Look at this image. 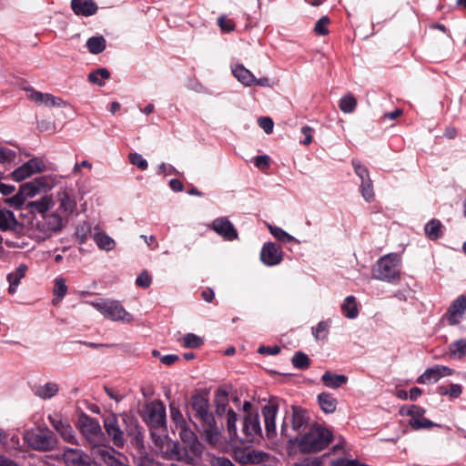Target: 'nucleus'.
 <instances>
[{
    "label": "nucleus",
    "mask_w": 466,
    "mask_h": 466,
    "mask_svg": "<svg viewBox=\"0 0 466 466\" xmlns=\"http://www.w3.org/2000/svg\"><path fill=\"white\" fill-rule=\"evenodd\" d=\"M25 164L28 167L29 171H31V174L40 173L46 169L44 161L38 157H34Z\"/></svg>",
    "instance_id": "6e6d98bb"
},
{
    "label": "nucleus",
    "mask_w": 466,
    "mask_h": 466,
    "mask_svg": "<svg viewBox=\"0 0 466 466\" xmlns=\"http://www.w3.org/2000/svg\"><path fill=\"white\" fill-rule=\"evenodd\" d=\"M71 8L76 15L90 16L98 7L93 0H71Z\"/></svg>",
    "instance_id": "4be33fe9"
},
{
    "label": "nucleus",
    "mask_w": 466,
    "mask_h": 466,
    "mask_svg": "<svg viewBox=\"0 0 466 466\" xmlns=\"http://www.w3.org/2000/svg\"><path fill=\"white\" fill-rule=\"evenodd\" d=\"M329 324L328 321H320L316 327H312V335L318 340H323L328 337Z\"/></svg>",
    "instance_id": "49530a36"
},
{
    "label": "nucleus",
    "mask_w": 466,
    "mask_h": 466,
    "mask_svg": "<svg viewBox=\"0 0 466 466\" xmlns=\"http://www.w3.org/2000/svg\"><path fill=\"white\" fill-rule=\"evenodd\" d=\"M454 373V370L449 367L443 365H435L434 367L427 369L418 379L419 384H426L429 382H436L441 378L451 376Z\"/></svg>",
    "instance_id": "f3484780"
},
{
    "label": "nucleus",
    "mask_w": 466,
    "mask_h": 466,
    "mask_svg": "<svg viewBox=\"0 0 466 466\" xmlns=\"http://www.w3.org/2000/svg\"><path fill=\"white\" fill-rule=\"evenodd\" d=\"M180 428V438L193 455H199L202 452V445L198 441L196 434L187 425H182Z\"/></svg>",
    "instance_id": "aec40b11"
},
{
    "label": "nucleus",
    "mask_w": 466,
    "mask_h": 466,
    "mask_svg": "<svg viewBox=\"0 0 466 466\" xmlns=\"http://www.w3.org/2000/svg\"><path fill=\"white\" fill-rule=\"evenodd\" d=\"M129 162L140 170H146L148 167L147 161L138 153H130L128 155Z\"/></svg>",
    "instance_id": "5fc2aeb1"
},
{
    "label": "nucleus",
    "mask_w": 466,
    "mask_h": 466,
    "mask_svg": "<svg viewBox=\"0 0 466 466\" xmlns=\"http://www.w3.org/2000/svg\"><path fill=\"white\" fill-rule=\"evenodd\" d=\"M48 420L64 441L75 445L78 444L75 431L66 420H63L58 414H55L49 415Z\"/></svg>",
    "instance_id": "9d476101"
},
{
    "label": "nucleus",
    "mask_w": 466,
    "mask_h": 466,
    "mask_svg": "<svg viewBox=\"0 0 466 466\" xmlns=\"http://www.w3.org/2000/svg\"><path fill=\"white\" fill-rule=\"evenodd\" d=\"M351 165L354 168L356 175L360 178V181H364L366 179H370V172L368 168L361 164L359 159L353 158L351 160Z\"/></svg>",
    "instance_id": "3c124183"
},
{
    "label": "nucleus",
    "mask_w": 466,
    "mask_h": 466,
    "mask_svg": "<svg viewBox=\"0 0 466 466\" xmlns=\"http://www.w3.org/2000/svg\"><path fill=\"white\" fill-rule=\"evenodd\" d=\"M31 175V171H29L25 164L17 167L11 173L12 178L15 181H22L26 177H30Z\"/></svg>",
    "instance_id": "13d9d810"
},
{
    "label": "nucleus",
    "mask_w": 466,
    "mask_h": 466,
    "mask_svg": "<svg viewBox=\"0 0 466 466\" xmlns=\"http://www.w3.org/2000/svg\"><path fill=\"white\" fill-rule=\"evenodd\" d=\"M59 208L67 214L76 210V200L72 189H63L57 193Z\"/></svg>",
    "instance_id": "412c9836"
},
{
    "label": "nucleus",
    "mask_w": 466,
    "mask_h": 466,
    "mask_svg": "<svg viewBox=\"0 0 466 466\" xmlns=\"http://www.w3.org/2000/svg\"><path fill=\"white\" fill-rule=\"evenodd\" d=\"M103 423L106 434L117 448L125 446L126 436L137 449L144 448L142 428L135 416L126 412L120 415L111 413L104 418Z\"/></svg>",
    "instance_id": "f257e3e1"
},
{
    "label": "nucleus",
    "mask_w": 466,
    "mask_h": 466,
    "mask_svg": "<svg viewBox=\"0 0 466 466\" xmlns=\"http://www.w3.org/2000/svg\"><path fill=\"white\" fill-rule=\"evenodd\" d=\"M341 312L348 319H356L359 315L357 300L354 296H348L341 304Z\"/></svg>",
    "instance_id": "2f4dec72"
},
{
    "label": "nucleus",
    "mask_w": 466,
    "mask_h": 466,
    "mask_svg": "<svg viewBox=\"0 0 466 466\" xmlns=\"http://www.w3.org/2000/svg\"><path fill=\"white\" fill-rule=\"evenodd\" d=\"M242 432L245 435L242 441L248 442H251L256 438L262 436V430L258 413L248 412V414L244 416Z\"/></svg>",
    "instance_id": "f8f14e48"
},
{
    "label": "nucleus",
    "mask_w": 466,
    "mask_h": 466,
    "mask_svg": "<svg viewBox=\"0 0 466 466\" xmlns=\"http://www.w3.org/2000/svg\"><path fill=\"white\" fill-rule=\"evenodd\" d=\"M188 451L189 450L187 446H181L177 442L169 444L167 449V453H168L170 460L187 462L193 460L192 456L188 454Z\"/></svg>",
    "instance_id": "5701e85b"
},
{
    "label": "nucleus",
    "mask_w": 466,
    "mask_h": 466,
    "mask_svg": "<svg viewBox=\"0 0 466 466\" xmlns=\"http://www.w3.org/2000/svg\"><path fill=\"white\" fill-rule=\"evenodd\" d=\"M232 73L234 76L244 86H251L255 81V76L247 69L243 65H237L233 69Z\"/></svg>",
    "instance_id": "cd10ccee"
},
{
    "label": "nucleus",
    "mask_w": 466,
    "mask_h": 466,
    "mask_svg": "<svg viewBox=\"0 0 466 466\" xmlns=\"http://www.w3.org/2000/svg\"><path fill=\"white\" fill-rule=\"evenodd\" d=\"M203 339L194 333H187L184 336L182 346L187 349H198L203 345Z\"/></svg>",
    "instance_id": "a18cd8bd"
},
{
    "label": "nucleus",
    "mask_w": 466,
    "mask_h": 466,
    "mask_svg": "<svg viewBox=\"0 0 466 466\" xmlns=\"http://www.w3.org/2000/svg\"><path fill=\"white\" fill-rule=\"evenodd\" d=\"M318 403L325 413H333L337 409L338 401L330 393L322 392L318 395Z\"/></svg>",
    "instance_id": "c85d7f7f"
},
{
    "label": "nucleus",
    "mask_w": 466,
    "mask_h": 466,
    "mask_svg": "<svg viewBox=\"0 0 466 466\" xmlns=\"http://www.w3.org/2000/svg\"><path fill=\"white\" fill-rule=\"evenodd\" d=\"M236 422H237V414L231 408H229L228 410V414H227V430H228V432L230 438H232V439L233 438L235 439L238 437Z\"/></svg>",
    "instance_id": "de8ad7c7"
},
{
    "label": "nucleus",
    "mask_w": 466,
    "mask_h": 466,
    "mask_svg": "<svg viewBox=\"0 0 466 466\" xmlns=\"http://www.w3.org/2000/svg\"><path fill=\"white\" fill-rule=\"evenodd\" d=\"M321 381L326 387L338 389L347 383L348 378L342 374H334L330 371H326L321 377Z\"/></svg>",
    "instance_id": "bb28decb"
},
{
    "label": "nucleus",
    "mask_w": 466,
    "mask_h": 466,
    "mask_svg": "<svg viewBox=\"0 0 466 466\" xmlns=\"http://www.w3.org/2000/svg\"><path fill=\"white\" fill-rule=\"evenodd\" d=\"M63 461L66 466H94L90 457L79 449H66L63 453Z\"/></svg>",
    "instance_id": "2eb2a0df"
},
{
    "label": "nucleus",
    "mask_w": 466,
    "mask_h": 466,
    "mask_svg": "<svg viewBox=\"0 0 466 466\" xmlns=\"http://www.w3.org/2000/svg\"><path fill=\"white\" fill-rule=\"evenodd\" d=\"M333 439L332 432L319 424L312 425L299 441L298 446L303 453H314L325 449Z\"/></svg>",
    "instance_id": "20e7f679"
},
{
    "label": "nucleus",
    "mask_w": 466,
    "mask_h": 466,
    "mask_svg": "<svg viewBox=\"0 0 466 466\" xmlns=\"http://www.w3.org/2000/svg\"><path fill=\"white\" fill-rule=\"evenodd\" d=\"M142 418L150 430L166 428V408L161 401L147 404L143 410Z\"/></svg>",
    "instance_id": "0eeeda50"
},
{
    "label": "nucleus",
    "mask_w": 466,
    "mask_h": 466,
    "mask_svg": "<svg viewBox=\"0 0 466 466\" xmlns=\"http://www.w3.org/2000/svg\"><path fill=\"white\" fill-rule=\"evenodd\" d=\"M41 104H44L46 106H62L65 105V102L57 96H55L51 94L45 93V96L43 97V101Z\"/></svg>",
    "instance_id": "052dcab7"
},
{
    "label": "nucleus",
    "mask_w": 466,
    "mask_h": 466,
    "mask_svg": "<svg viewBox=\"0 0 466 466\" xmlns=\"http://www.w3.org/2000/svg\"><path fill=\"white\" fill-rule=\"evenodd\" d=\"M289 421L292 431L297 433L304 431L310 421L309 410L300 406H292Z\"/></svg>",
    "instance_id": "4468645a"
},
{
    "label": "nucleus",
    "mask_w": 466,
    "mask_h": 466,
    "mask_svg": "<svg viewBox=\"0 0 466 466\" xmlns=\"http://www.w3.org/2000/svg\"><path fill=\"white\" fill-rule=\"evenodd\" d=\"M25 201V198H24V196L21 194V192L19 190L15 196L4 199L5 203L15 208V209L21 208V207L24 205Z\"/></svg>",
    "instance_id": "bf43d9fd"
},
{
    "label": "nucleus",
    "mask_w": 466,
    "mask_h": 466,
    "mask_svg": "<svg viewBox=\"0 0 466 466\" xmlns=\"http://www.w3.org/2000/svg\"><path fill=\"white\" fill-rule=\"evenodd\" d=\"M106 318L115 321H130L132 317L116 300H103L93 304Z\"/></svg>",
    "instance_id": "1a4fd4ad"
},
{
    "label": "nucleus",
    "mask_w": 466,
    "mask_h": 466,
    "mask_svg": "<svg viewBox=\"0 0 466 466\" xmlns=\"http://www.w3.org/2000/svg\"><path fill=\"white\" fill-rule=\"evenodd\" d=\"M211 228L226 240L232 241L238 238V231L228 218L221 217L214 219Z\"/></svg>",
    "instance_id": "dca6fc26"
},
{
    "label": "nucleus",
    "mask_w": 466,
    "mask_h": 466,
    "mask_svg": "<svg viewBox=\"0 0 466 466\" xmlns=\"http://www.w3.org/2000/svg\"><path fill=\"white\" fill-rule=\"evenodd\" d=\"M45 226L46 227V230L49 231H59L63 227V220L60 215L52 213L50 215H44Z\"/></svg>",
    "instance_id": "f704fd0d"
},
{
    "label": "nucleus",
    "mask_w": 466,
    "mask_h": 466,
    "mask_svg": "<svg viewBox=\"0 0 466 466\" xmlns=\"http://www.w3.org/2000/svg\"><path fill=\"white\" fill-rule=\"evenodd\" d=\"M94 240L101 249L106 251L112 250L116 245L114 239L104 232L95 233Z\"/></svg>",
    "instance_id": "c9c22d12"
},
{
    "label": "nucleus",
    "mask_w": 466,
    "mask_h": 466,
    "mask_svg": "<svg viewBox=\"0 0 466 466\" xmlns=\"http://www.w3.org/2000/svg\"><path fill=\"white\" fill-rule=\"evenodd\" d=\"M24 223L18 221L13 211L6 208H0V230L10 231L17 237L25 234Z\"/></svg>",
    "instance_id": "9b49d317"
},
{
    "label": "nucleus",
    "mask_w": 466,
    "mask_h": 466,
    "mask_svg": "<svg viewBox=\"0 0 466 466\" xmlns=\"http://www.w3.org/2000/svg\"><path fill=\"white\" fill-rule=\"evenodd\" d=\"M278 410L279 405L272 400L262 408L265 431L268 438H272L276 435V416Z\"/></svg>",
    "instance_id": "a211bd4d"
},
{
    "label": "nucleus",
    "mask_w": 466,
    "mask_h": 466,
    "mask_svg": "<svg viewBox=\"0 0 466 466\" xmlns=\"http://www.w3.org/2000/svg\"><path fill=\"white\" fill-rule=\"evenodd\" d=\"M45 185V179L43 177H37L34 181L22 184L19 187V191L26 199V198H32L40 192Z\"/></svg>",
    "instance_id": "393cba45"
},
{
    "label": "nucleus",
    "mask_w": 466,
    "mask_h": 466,
    "mask_svg": "<svg viewBox=\"0 0 466 466\" xmlns=\"http://www.w3.org/2000/svg\"><path fill=\"white\" fill-rule=\"evenodd\" d=\"M401 259L400 255L390 253L380 258L371 268L372 278L393 285L400 281Z\"/></svg>",
    "instance_id": "7ed1b4c3"
},
{
    "label": "nucleus",
    "mask_w": 466,
    "mask_h": 466,
    "mask_svg": "<svg viewBox=\"0 0 466 466\" xmlns=\"http://www.w3.org/2000/svg\"><path fill=\"white\" fill-rule=\"evenodd\" d=\"M357 106V99L353 95L349 94L342 96L339 103V109L344 113H352Z\"/></svg>",
    "instance_id": "58836bf2"
},
{
    "label": "nucleus",
    "mask_w": 466,
    "mask_h": 466,
    "mask_svg": "<svg viewBox=\"0 0 466 466\" xmlns=\"http://www.w3.org/2000/svg\"><path fill=\"white\" fill-rule=\"evenodd\" d=\"M216 413L218 417H222L228 413V395L224 390H218L215 393Z\"/></svg>",
    "instance_id": "7c9ffc66"
},
{
    "label": "nucleus",
    "mask_w": 466,
    "mask_h": 466,
    "mask_svg": "<svg viewBox=\"0 0 466 466\" xmlns=\"http://www.w3.org/2000/svg\"><path fill=\"white\" fill-rule=\"evenodd\" d=\"M67 291V286L63 279H56L55 283L54 294L58 298H63Z\"/></svg>",
    "instance_id": "69168bd1"
},
{
    "label": "nucleus",
    "mask_w": 466,
    "mask_h": 466,
    "mask_svg": "<svg viewBox=\"0 0 466 466\" xmlns=\"http://www.w3.org/2000/svg\"><path fill=\"white\" fill-rule=\"evenodd\" d=\"M99 454L101 455L102 459L105 462L108 464V466H129L127 465L120 461L116 460L114 456L115 450L110 449L106 450V448L100 449L98 451Z\"/></svg>",
    "instance_id": "ea45409f"
},
{
    "label": "nucleus",
    "mask_w": 466,
    "mask_h": 466,
    "mask_svg": "<svg viewBox=\"0 0 466 466\" xmlns=\"http://www.w3.org/2000/svg\"><path fill=\"white\" fill-rule=\"evenodd\" d=\"M400 414H406L410 417V420H417L425 414L426 410L424 408L417 405H410L408 407H401L400 410Z\"/></svg>",
    "instance_id": "c03bdc74"
},
{
    "label": "nucleus",
    "mask_w": 466,
    "mask_h": 466,
    "mask_svg": "<svg viewBox=\"0 0 466 466\" xmlns=\"http://www.w3.org/2000/svg\"><path fill=\"white\" fill-rule=\"evenodd\" d=\"M106 39L102 35L92 36L86 41V47L91 54L98 55L106 49Z\"/></svg>",
    "instance_id": "72a5a7b5"
},
{
    "label": "nucleus",
    "mask_w": 466,
    "mask_h": 466,
    "mask_svg": "<svg viewBox=\"0 0 466 466\" xmlns=\"http://www.w3.org/2000/svg\"><path fill=\"white\" fill-rule=\"evenodd\" d=\"M76 427L91 448L101 447L106 441L98 420L86 413L79 416Z\"/></svg>",
    "instance_id": "39448f33"
},
{
    "label": "nucleus",
    "mask_w": 466,
    "mask_h": 466,
    "mask_svg": "<svg viewBox=\"0 0 466 466\" xmlns=\"http://www.w3.org/2000/svg\"><path fill=\"white\" fill-rule=\"evenodd\" d=\"M152 283V277L149 275L147 270H143L137 278L136 284L143 289H147Z\"/></svg>",
    "instance_id": "680f3d73"
},
{
    "label": "nucleus",
    "mask_w": 466,
    "mask_h": 466,
    "mask_svg": "<svg viewBox=\"0 0 466 466\" xmlns=\"http://www.w3.org/2000/svg\"><path fill=\"white\" fill-rule=\"evenodd\" d=\"M16 157V153L12 149L0 146V163L5 164L12 162Z\"/></svg>",
    "instance_id": "e2e57ef3"
},
{
    "label": "nucleus",
    "mask_w": 466,
    "mask_h": 466,
    "mask_svg": "<svg viewBox=\"0 0 466 466\" xmlns=\"http://www.w3.org/2000/svg\"><path fill=\"white\" fill-rule=\"evenodd\" d=\"M269 232L276 238L278 240L283 243H290L295 241V238L287 233L282 228L276 226H268Z\"/></svg>",
    "instance_id": "37998d69"
},
{
    "label": "nucleus",
    "mask_w": 466,
    "mask_h": 466,
    "mask_svg": "<svg viewBox=\"0 0 466 466\" xmlns=\"http://www.w3.org/2000/svg\"><path fill=\"white\" fill-rule=\"evenodd\" d=\"M360 192L366 201L370 202L374 198L373 184L371 179H366L360 183Z\"/></svg>",
    "instance_id": "603ef678"
},
{
    "label": "nucleus",
    "mask_w": 466,
    "mask_h": 466,
    "mask_svg": "<svg viewBox=\"0 0 466 466\" xmlns=\"http://www.w3.org/2000/svg\"><path fill=\"white\" fill-rule=\"evenodd\" d=\"M258 126L265 131L266 134H271L273 132L274 123L269 116H261L258 120Z\"/></svg>",
    "instance_id": "0e129e2a"
},
{
    "label": "nucleus",
    "mask_w": 466,
    "mask_h": 466,
    "mask_svg": "<svg viewBox=\"0 0 466 466\" xmlns=\"http://www.w3.org/2000/svg\"><path fill=\"white\" fill-rule=\"evenodd\" d=\"M330 20L327 15L321 16L315 24L314 32L318 35H327L329 34L328 25Z\"/></svg>",
    "instance_id": "864d4df0"
},
{
    "label": "nucleus",
    "mask_w": 466,
    "mask_h": 466,
    "mask_svg": "<svg viewBox=\"0 0 466 466\" xmlns=\"http://www.w3.org/2000/svg\"><path fill=\"white\" fill-rule=\"evenodd\" d=\"M170 416L173 421L176 423L177 427H180L182 425H187V421L184 419L181 411L177 407H176L173 403H170Z\"/></svg>",
    "instance_id": "4d7b16f0"
},
{
    "label": "nucleus",
    "mask_w": 466,
    "mask_h": 466,
    "mask_svg": "<svg viewBox=\"0 0 466 466\" xmlns=\"http://www.w3.org/2000/svg\"><path fill=\"white\" fill-rule=\"evenodd\" d=\"M27 271V266L25 264H20L18 268L7 274V281L9 282L8 293L13 295L16 291V288L19 286L21 279L25 278Z\"/></svg>",
    "instance_id": "b1692460"
},
{
    "label": "nucleus",
    "mask_w": 466,
    "mask_h": 466,
    "mask_svg": "<svg viewBox=\"0 0 466 466\" xmlns=\"http://www.w3.org/2000/svg\"><path fill=\"white\" fill-rule=\"evenodd\" d=\"M281 247L273 242L265 243L260 251V259L267 266H275L283 259Z\"/></svg>",
    "instance_id": "ddd939ff"
},
{
    "label": "nucleus",
    "mask_w": 466,
    "mask_h": 466,
    "mask_svg": "<svg viewBox=\"0 0 466 466\" xmlns=\"http://www.w3.org/2000/svg\"><path fill=\"white\" fill-rule=\"evenodd\" d=\"M409 424L413 430L431 429L435 426H440L439 424L425 418L424 415L417 420H410Z\"/></svg>",
    "instance_id": "09e8293b"
},
{
    "label": "nucleus",
    "mask_w": 466,
    "mask_h": 466,
    "mask_svg": "<svg viewBox=\"0 0 466 466\" xmlns=\"http://www.w3.org/2000/svg\"><path fill=\"white\" fill-rule=\"evenodd\" d=\"M451 355L457 359L466 357V339H461L451 342L449 346Z\"/></svg>",
    "instance_id": "4c0bfd02"
},
{
    "label": "nucleus",
    "mask_w": 466,
    "mask_h": 466,
    "mask_svg": "<svg viewBox=\"0 0 466 466\" xmlns=\"http://www.w3.org/2000/svg\"><path fill=\"white\" fill-rule=\"evenodd\" d=\"M187 416L194 426L202 431L208 441L219 433V427L210 410V405L207 395L198 392L194 393L187 404Z\"/></svg>",
    "instance_id": "f03ea898"
},
{
    "label": "nucleus",
    "mask_w": 466,
    "mask_h": 466,
    "mask_svg": "<svg viewBox=\"0 0 466 466\" xmlns=\"http://www.w3.org/2000/svg\"><path fill=\"white\" fill-rule=\"evenodd\" d=\"M255 166L260 169H268L270 164V158L267 155L258 156L255 157Z\"/></svg>",
    "instance_id": "338daca9"
},
{
    "label": "nucleus",
    "mask_w": 466,
    "mask_h": 466,
    "mask_svg": "<svg viewBox=\"0 0 466 466\" xmlns=\"http://www.w3.org/2000/svg\"><path fill=\"white\" fill-rule=\"evenodd\" d=\"M466 311V295L459 296L449 307L445 318L450 325L460 323Z\"/></svg>",
    "instance_id": "6ab92c4d"
},
{
    "label": "nucleus",
    "mask_w": 466,
    "mask_h": 466,
    "mask_svg": "<svg viewBox=\"0 0 466 466\" xmlns=\"http://www.w3.org/2000/svg\"><path fill=\"white\" fill-rule=\"evenodd\" d=\"M332 466H367L357 460L338 459L332 461Z\"/></svg>",
    "instance_id": "774afa93"
},
{
    "label": "nucleus",
    "mask_w": 466,
    "mask_h": 466,
    "mask_svg": "<svg viewBox=\"0 0 466 466\" xmlns=\"http://www.w3.org/2000/svg\"><path fill=\"white\" fill-rule=\"evenodd\" d=\"M232 457L238 463L250 466H259L269 458L268 453L254 450L250 447L234 448Z\"/></svg>",
    "instance_id": "6e6552de"
},
{
    "label": "nucleus",
    "mask_w": 466,
    "mask_h": 466,
    "mask_svg": "<svg viewBox=\"0 0 466 466\" xmlns=\"http://www.w3.org/2000/svg\"><path fill=\"white\" fill-rule=\"evenodd\" d=\"M110 76V73L106 68H98L96 71L89 73L88 80L99 86H104V82L100 79H107Z\"/></svg>",
    "instance_id": "a19ab883"
},
{
    "label": "nucleus",
    "mask_w": 466,
    "mask_h": 466,
    "mask_svg": "<svg viewBox=\"0 0 466 466\" xmlns=\"http://www.w3.org/2000/svg\"><path fill=\"white\" fill-rule=\"evenodd\" d=\"M59 390V387L55 382H47L45 385L38 386L35 390V394L41 399H50L56 395Z\"/></svg>",
    "instance_id": "473e14b6"
},
{
    "label": "nucleus",
    "mask_w": 466,
    "mask_h": 466,
    "mask_svg": "<svg viewBox=\"0 0 466 466\" xmlns=\"http://www.w3.org/2000/svg\"><path fill=\"white\" fill-rule=\"evenodd\" d=\"M218 25L223 33H231L235 30L236 27L235 22L228 18L226 15L218 16Z\"/></svg>",
    "instance_id": "8fccbe9b"
},
{
    "label": "nucleus",
    "mask_w": 466,
    "mask_h": 466,
    "mask_svg": "<svg viewBox=\"0 0 466 466\" xmlns=\"http://www.w3.org/2000/svg\"><path fill=\"white\" fill-rule=\"evenodd\" d=\"M291 362L294 368L305 370L310 366V360L307 354L302 351H297L291 359Z\"/></svg>",
    "instance_id": "e433bc0d"
},
{
    "label": "nucleus",
    "mask_w": 466,
    "mask_h": 466,
    "mask_svg": "<svg viewBox=\"0 0 466 466\" xmlns=\"http://www.w3.org/2000/svg\"><path fill=\"white\" fill-rule=\"evenodd\" d=\"M26 441L34 450L48 451L55 449L57 439L48 428H38L26 434Z\"/></svg>",
    "instance_id": "423d86ee"
},
{
    "label": "nucleus",
    "mask_w": 466,
    "mask_h": 466,
    "mask_svg": "<svg viewBox=\"0 0 466 466\" xmlns=\"http://www.w3.org/2000/svg\"><path fill=\"white\" fill-rule=\"evenodd\" d=\"M91 234V226L87 222L79 224L75 231V237L79 244H84L87 240L88 236Z\"/></svg>",
    "instance_id": "79ce46f5"
},
{
    "label": "nucleus",
    "mask_w": 466,
    "mask_h": 466,
    "mask_svg": "<svg viewBox=\"0 0 466 466\" xmlns=\"http://www.w3.org/2000/svg\"><path fill=\"white\" fill-rule=\"evenodd\" d=\"M51 206L52 200L47 197H43L39 200L29 202L26 206V209L32 214L39 213L44 216Z\"/></svg>",
    "instance_id": "c756f323"
},
{
    "label": "nucleus",
    "mask_w": 466,
    "mask_h": 466,
    "mask_svg": "<svg viewBox=\"0 0 466 466\" xmlns=\"http://www.w3.org/2000/svg\"><path fill=\"white\" fill-rule=\"evenodd\" d=\"M424 233L426 237L432 241H435L443 236V225L437 219H431L424 227Z\"/></svg>",
    "instance_id": "a878e982"
}]
</instances>
